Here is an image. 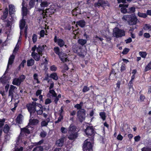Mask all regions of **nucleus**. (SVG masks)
<instances>
[{"instance_id":"obj_1","label":"nucleus","mask_w":151,"mask_h":151,"mask_svg":"<svg viewBox=\"0 0 151 151\" xmlns=\"http://www.w3.org/2000/svg\"><path fill=\"white\" fill-rule=\"evenodd\" d=\"M78 129L77 127L73 124H71L68 128V137L70 140H73L78 137Z\"/></svg>"},{"instance_id":"obj_2","label":"nucleus","mask_w":151,"mask_h":151,"mask_svg":"<svg viewBox=\"0 0 151 151\" xmlns=\"http://www.w3.org/2000/svg\"><path fill=\"white\" fill-rule=\"evenodd\" d=\"M122 19L127 21L128 23L130 25L135 24L137 20V18L134 14L130 15H125L122 17Z\"/></svg>"},{"instance_id":"obj_3","label":"nucleus","mask_w":151,"mask_h":151,"mask_svg":"<svg viewBox=\"0 0 151 151\" xmlns=\"http://www.w3.org/2000/svg\"><path fill=\"white\" fill-rule=\"evenodd\" d=\"M36 106V103L33 102L31 104L27 105V109L30 113V117L33 118L36 115V110L35 107Z\"/></svg>"},{"instance_id":"obj_4","label":"nucleus","mask_w":151,"mask_h":151,"mask_svg":"<svg viewBox=\"0 0 151 151\" xmlns=\"http://www.w3.org/2000/svg\"><path fill=\"white\" fill-rule=\"evenodd\" d=\"M113 35L114 37L118 38L124 36L125 35V33L123 30L116 27L113 29Z\"/></svg>"},{"instance_id":"obj_5","label":"nucleus","mask_w":151,"mask_h":151,"mask_svg":"<svg viewBox=\"0 0 151 151\" xmlns=\"http://www.w3.org/2000/svg\"><path fill=\"white\" fill-rule=\"evenodd\" d=\"M93 143L90 142V139H86L84 142L83 145V151H92Z\"/></svg>"},{"instance_id":"obj_6","label":"nucleus","mask_w":151,"mask_h":151,"mask_svg":"<svg viewBox=\"0 0 151 151\" xmlns=\"http://www.w3.org/2000/svg\"><path fill=\"white\" fill-rule=\"evenodd\" d=\"M94 6L96 7L99 8L100 6L103 8L110 6L109 2L107 1L104 0H98V2L94 4Z\"/></svg>"},{"instance_id":"obj_7","label":"nucleus","mask_w":151,"mask_h":151,"mask_svg":"<svg viewBox=\"0 0 151 151\" xmlns=\"http://www.w3.org/2000/svg\"><path fill=\"white\" fill-rule=\"evenodd\" d=\"M85 115V110L84 109H81L78 111V116L81 122L84 120Z\"/></svg>"},{"instance_id":"obj_8","label":"nucleus","mask_w":151,"mask_h":151,"mask_svg":"<svg viewBox=\"0 0 151 151\" xmlns=\"http://www.w3.org/2000/svg\"><path fill=\"white\" fill-rule=\"evenodd\" d=\"M86 135L91 136L93 134L94 130L92 127H88L85 130Z\"/></svg>"},{"instance_id":"obj_9","label":"nucleus","mask_w":151,"mask_h":151,"mask_svg":"<svg viewBox=\"0 0 151 151\" xmlns=\"http://www.w3.org/2000/svg\"><path fill=\"white\" fill-rule=\"evenodd\" d=\"M54 42H57L58 45L60 47H63L65 44L64 41L62 39L57 38L56 36H55L54 38Z\"/></svg>"},{"instance_id":"obj_10","label":"nucleus","mask_w":151,"mask_h":151,"mask_svg":"<svg viewBox=\"0 0 151 151\" xmlns=\"http://www.w3.org/2000/svg\"><path fill=\"white\" fill-rule=\"evenodd\" d=\"M16 88L17 89V88L15 86L12 85H11L9 91L8 96L9 97L10 96L12 99L13 98V93L14 92V90Z\"/></svg>"},{"instance_id":"obj_11","label":"nucleus","mask_w":151,"mask_h":151,"mask_svg":"<svg viewBox=\"0 0 151 151\" xmlns=\"http://www.w3.org/2000/svg\"><path fill=\"white\" fill-rule=\"evenodd\" d=\"M57 96V93L55 91L52 89L50 90L49 93L47 94V96L49 98H51V97H55Z\"/></svg>"},{"instance_id":"obj_12","label":"nucleus","mask_w":151,"mask_h":151,"mask_svg":"<svg viewBox=\"0 0 151 151\" xmlns=\"http://www.w3.org/2000/svg\"><path fill=\"white\" fill-rule=\"evenodd\" d=\"M39 54H37V53H35V52H32V56L33 58L35 59L36 61H39L40 60V55Z\"/></svg>"},{"instance_id":"obj_13","label":"nucleus","mask_w":151,"mask_h":151,"mask_svg":"<svg viewBox=\"0 0 151 151\" xmlns=\"http://www.w3.org/2000/svg\"><path fill=\"white\" fill-rule=\"evenodd\" d=\"M14 58L15 56L13 55L10 56L8 64L7 66V70L9 68V65H11L13 63L14 59Z\"/></svg>"},{"instance_id":"obj_14","label":"nucleus","mask_w":151,"mask_h":151,"mask_svg":"<svg viewBox=\"0 0 151 151\" xmlns=\"http://www.w3.org/2000/svg\"><path fill=\"white\" fill-rule=\"evenodd\" d=\"M61 60L63 62H67L68 60L67 58V55L64 53H63L60 56H59Z\"/></svg>"},{"instance_id":"obj_15","label":"nucleus","mask_w":151,"mask_h":151,"mask_svg":"<svg viewBox=\"0 0 151 151\" xmlns=\"http://www.w3.org/2000/svg\"><path fill=\"white\" fill-rule=\"evenodd\" d=\"M64 139V138H62L57 140L56 142V145L58 146H62L63 144Z\"/></svg>"},{"instance_id":"obj_16","label":"nucleus","mask_w":151,"mask_h":151,"mask_svg":"<svg viewBox=\"0 0 151 151\" xmlns=\"http://www.w3.org/2000/svg\"><path fill=\"white\" fill-rule=\"evenodd\" d=\"M86 54V51L85 50L80 48V50L78 52V55L81 57H84Z\"/></svg>"},{"instance_id":"obj_17","label":"nucleus","mask_w":151,"mask_h":151,"mask_svg":"<svg viewBox=\"0 0 151 151\" xmlns=\"http://www.w3.org/2000/svg\"><path fill=\"white\" fill-rule=\"evenodd\" d=\"M76 23L77 25H78L81 27H83L86 24L85 22L83 20L77 22Z\"/></svg>"},{"instance_id":"obj_18","label":"nucleus","mask_w":151,"mask_h":151,"mask_svg":"<svg viewBox=\"0 0 151 151\" xmlns=\"http://www.w3.org/2000/svg\"><path fill=\"white\" fill-rule=\"evenodd\" d=\"M40 14H42L43 16L50 15V14L49 13V10H38Z\"/></svg>"},{"instance_id":"obj_19","label":"nucleus","mask_w":151,"mask_h":151,"mask_svg":"<svg viewBox=\"0 0 151 151\" xmlns=\"http://www.w3.org/2000/svg\"><path fill=\"white\" fill-rule=\"evenodd\" d=\"M30 133V131L27 127L21 128V134H29Z\"/></svg>"},{"instance_id":"obj_20","label":"nucleus","mask_w":151,"mask_h":151,"mask_svg":"<svg viewBox=\"0 0 151 151\" xmlns=\"http://www.w3.org/2000/svg\"><path fill=\"white\" fill-rule=\"evenodd\" d=\"M21 82L18 78H15L13 81L12 84L14 85L19 86L20 85Z\"/></svg>"},{"instance_id":"obj_21","label":"nucleus","mask_w":151,"mask_h":151,"mask_svg":"<svg viewBox=\"0 0 151 151\" xmlns=\"http://www.w3.org/2000/svg\"><path fill=\"white\" fill-rule=\"evenodd\" d=\"M39 122V121L37 119H30L29 123L31 125H35L37 124Z\"/></svg>"},{"instance_id":"obj_22","label":"nucleus","mask_w":151,"mask_h":151,"mask_svg":"<svg viewBox=\"0 0 151 151\" xmlns=\"http://www.w3.org/2000/svg\"><path fill=\"white\" fill-rule=\"evenodd\" d=\"M23 116L21 114H19L17 117L16 119V122L19 124H20L22 122Z\"/></svg>"},{"instance_id":"obj_23","label":"nucleus","mask_w":151,"mask_h":151,"mask_svg":"<svg viewBox=\"0 0 151 151\" xmlns=\"http://www.w3.org/2000/svg\"><path fill=\"white\" fill-rule=\"evenodd\" d=\"M72 48L74 52L78 54V52H79V50H80V48L76 45H73Z\"/></svg>"},{"instance_id":"obj_24","label":"nucleus","mask_w":151,"mask_h":151,"mask_svg":"<svg viewBox=\"0 0 151 151\" xmlns=\"http://www.w3.org/2000/svg\"><path fill=\"white\" fill-rule=\"evenodd\" d=\"M49 4V3L46 1H42L40 4V6L42 8L47 7Z\"/></svg>"},{"instance_id":"obj_25","label":"nucleus","mask_w":151,"mask_h":151,"mask_svg":"<svg viewBox=\"0 0 151 151\" xmlns=\"http://www.w3.org/2000/svg\"><path fill=\"white\" fill-rule=\"evenodd\" d=\"M25 25V21L22 19L20 22L19 27L21 30L22 29H24V27Z\"/></svg>"},{"instance_id":"obj_26","label":"nucleus","mask_w":151,"mask_h":151,"mask_svg":"<svg viewBox=\"0 0 151 151\" xmlns=\"http://www.w3.org/2000/svg\"><path fill=\"white\" fill-rule=\"evenodd\" d=\"M54 50L55 53L56 54L58 55L59 56H60L63 53L62 52H60V49L59 47H54Z\"/></svg>"},{"instance_id":"obj_27","label":"nucleus","mask_w":151,"mask_h":151,"mask_svg":"<svg viewBox=\"0 0 151 151\" xmlns=\"http://www.w3.org/2000/svg\"><path fill=\"white\" fill-rule=\"evenodd\" d=\"M50 77L51 78L55 80H57L58 79V77L56 73H52L50 75Z\"/></svg>"},{"instance_id":"obj_28","label":"nucleus","mask_w":151,"mask_h":151,"mask_svg":"<svg viewBox=\"0 0 151 151\" xmlns=\"http://www.w3.org/2000/svg\"><path fill=\"white\" fill-rule=\"evenodd\" d=\"M43 49L44 47L43 46H39L37 48V50L38 54H42V52Z\"/></svg>"},{"instance_id":"obj_29","label":"nucleus","mask_w":151,"mask_h":151,"mask_svg":"<svg viewBox=\"0 0 151 151\" xmlns=\"http://www.w3.org/2000/svg\"><path fill=\"white\" fill-rule=\"evenodd\" d=\"M143 29L146 30L151 31V25L145 24L143 27Z\"/></svg>"},{"instance_id":"obj_30","label":"nucleus","mask_w":151,"mask_h":151,"mask_svg":"<svg viewBox=\"0 0 151 151\" xmlns=\"http://www.w3.org/2000/svg\"><path fill=\"white\" fill-rule=\"evenodd\" d=\"M78 42L80 44L83 45L87 42V40L85 39H80L78 40Z\"/></svg>"},{"instance_id":"obj_31","label":"nucleus","mask_w":151,"mask_h":151,"mask_svg":"<svg viewBox=\"0 0 151 151\" xmlns=\"http://www.w3.org/2000/svg\"><path fill=\"white\" fill-rule=\"evenodd\" d=\"M9 129L10 127L7 124L5 125L3 130L4 132L6 133H7L9 131Z\"/></svg>"},{"instance_id":"obj_32","label":"nucleus","mask_w":151,"mask_h":151,"mask_svg":"<svg viewBox=\"0 0 151 151\" xmlns=\"http://www.w3.org/2000/svg\"><path fill=\"white\" fill-rule=\"evenodd\" d=\"M129 5L120 4L119 5V7H121L120 9H127L126 8H128Z\"/></svg>"},{"instance_id":"obj_33","label":"nucleus","mask_w":151,"mask_h":151,"mask_svg":"<svg viewBox=\"0 0 151 151\" xmlns=\"http://www.w3.org/2000/svg\"><path fill=\"white\" fill-rule=\"evenodd\" d=\"M99 115L102 119L104 121L106 119V114L105 112H101L100 113Z\"/></svg>"},{"instance_id":"obj_34","label":"nucleus","mask_w":151,"mask_h":151,"mask_svg":"<svg viewBox=\"0 0 151 151\" xmlns=\"http://www.w3.org/2000/svg\"><path fill=\"white\" fill-rule=\"evenodd\" d=\"M34 63V61L32 59H31L27 61V64L28 66H32L33 65Z\"/></svg>"},{"instance_id":"obj_35","label":"nucleus","mask_w":151,"mask_h":151,"mask_svg":"<svg viewBox=\"0 0 151 151\" xmlns=\"http://www.w3.org/2000/svg\"><path fill=\"white\" fill-rule=\"evenodd\" d=\"M83 102H81L79 104H77L74 106L75 108H77V109H81L83 105Z\"/></svg>"},{"instance_id":"obj_36","label":"nucleus","mask_w":151,"mask_h":151,"mask_svg":"<svg viewBox=\"0 0 151 151\" xmlns=\"http://www.w3.org/2000/svg\"><path fill=\"white\" fill-rule=\"evenodd\" d=\"M26 76L24 75H22L18 78L21 83L23 82L25 79Z\"/></svg>"},{"instance_id":"obj_37","label":"nucleus","mask_w":151,"mask_h":151,"mask_svg":"<svg viewBox=\"0 0 151 151\" xmlns=\"http://www.w3.org/2000/svg\"><path fill=\"white\" fill-rule=\"evenodd\" d=\"M8 14V10H5L3 13V15L2 17V18L3 19H5L7 17Z\"/></svg>"},{"instance_id":"obj_38","label":"nucleus","mask_w":151,"mask_h":151,"mask_svg":"<svg viewBox=\"0 0 151 151\" xmlns=\"http://www.w3.org/2000/svg\"><path fill=\"white\" fill-rule=\"evenodd\" d=\"M33 78L35 81H36L37 83H39L40 81L38 79V75L37 73H34L33 75Z\"/></svg>"},{"instance_id":"obj_39","label":"nucleus","mask_w":151,"mask_h":151,"mask_svg":"<svg viewBox=\"0 0 151 151\" xmlns=\"http://www.w3.org/2000/svg\"><path fill=\"white\" fill-rule=\"evenodd\" d=\"M43 150V148L41 146L37 147L33 149V151H42Z\"/></svg>"},{"instance_id":"obj_40","label":"nucleus","mask_w":151,"mask_h":151,"mask_svg":"<svg viewBox=\"0 0 151 151\" xmlns=\"http://www.w3.org/2000/svg\"><path fill=\"white\" fill-rule=\"evenodd\" d=\"M139 55L142 58H145L147 55V53L145 52H140L139 53Z\"/></svg>"},{"instance_id":"obj_41","label":"nucleus","mask_w":151,"mask_h":151,"mask_svg":"<svg viewBox=\"0 0 151 151\" xmlns=\"http://www.w3.org/2000/svg\"><path fill=\"white\" fill-rule=\"evenodd\" d=\"M151 69V61L146 66L145 70L147 71Z\"/></svg>"},{"instance_id":"obj_42","label":"nucleus","mask_w":151,"mask_h":151,"mask_svg":"<svg viewBox=\"0 0 151 151\" xmlns=\"http://www.w3.org/2000/svg\"><path fill=\"white\" fill-rule=\"evenodd\" d=\"M22 9H28L27 7V4L25 1H23L22 3Z\"/></svg>"},{"instance_id":"obj_43","label":"nucleus","mask_w":151,"mask_h":151,"mask_svg":"<svg viewBox=\"0 0 151 151\" xmlns=\"http://www.w3.org/2000/svg\"><path fill=\"white\" fill-rule=\"evenodd\" d=\"M35 1H33L32 0H30V1L29 3V5L30 9L33 7L35 5Z\"/></svg>"},{"instance_id":"obj_44","label":"nucleus","mask_w":151,"mask_h":151,"mask_svg":"<svg viewBox=\"0 0 151 151\" xmlns=\"http://www.w3.org/2000/svg\"><path fill=\"white\" fill-rule=\"evenodd\" d=\"M23 150V148L22 147H17L16 146H15L14 151H22Z\"/></svg>"},{"instance_id":"obj_45","label":"nucleus","mask_w":151,"mask_h":151,"mask_svg":"<svg viewBox=\"0 0 151 151\" xmlns=\"http://www.w3.org/2000/svg\"><path fill=\"white\" fill-rule=\"evenodd\" d=\"M138 15L140 17H142L143 18H145L147 17V15L145 13H141L139 12L138 13Z\"/></svg>"},{"instance_id":"obj_46","label":"nucleus","mask_w":151,"mask_h":151,"mask_svg":"<svg viewBox=\"0 0 151 151\" xmlns=\"http://www.w3.org/2000/svg\"><path fill=\"white\" fill-rule=\"evenodd\" d=\"M48 83H50V85L49 87V89L50 90L52 88L54 87V83L53 81H50V80L49 81H48Z\"/></svg>"},{"instance_id":"obj_47","label":"nucleus","mask_w":151,"mask_h":151,"mask_svg":"<svg viewBox=\"0 0 151 151\" xmlns=\"http://www.w3.org/2000/svg\"><path fill=\"white\" fill-rule=\"evenodd\" d=\"M129 51V49L127 48H125L123 50L122 52V53L124 55L126 54Z\"/></svg>"},{"instance_id":"obj_48","label":"nucleus","mask_w":151,"mask_h":151,"mask_svg":"<svg viewBox=\"0 0 151 151\" xmlns=\"http://www.w3.org/2000/svg\"><path fill=\"white\" fill-rule=\"evenodd\" d=\"M5 121V119H0V128H1L4 125Z\"/></svg>"},{"instance_id":"obj_49","label":"nucleus","mask_w":151,"mask_h":151,"mask_svg":"<svg viewBox=\"0 0 151 151\" xmlns=\"http://www.w3.org/2000/svg\"><path fill=\"white\" fill-rule=\"evenodd\" d=\"M6 71L5 73L4 74V75L2 76L1 79V81L3 83H5L7 82V81H4L5 80L6 78H5V75L6 73Z\"/></svg>"},{"instance_id":"obj_50","label":"nucleus","mask_w":151,"mask_h":151,"mask_svg":"<svg viewBox=\"0 0 151 151\" xmlns=\"http://www.w3.org/2000/svg\"><path fill=\"white\" fill-rule=\"evenodd\" d=\"M61 131L63 133H66L67 132V130L66 128L62 127L61 128Z\"/></svg>"},{"instance_id":"obj_51","label":"nucleus","mask_w":151,"mask_h":151,"mask_svg":"<svg viewBox=\"0 0 151 151\" xmlns=\"http://www.w3.org/2000/svg\"><path fill=\"white\" fill-rule=\"evenodd\" d=\"M63 119V116L62 115H60V116L58 118L57 121L55 122L56 123H59Z\"/></svg>"},{"instance_id":"obj_52","label":"nucleus","mask_w":151,"mask_h":151,"mask_svg":"<svg viewBox=\"0 0 151 151\" xmlns=\"http://www.w3.org/2000/svg\"><path fill=\"white\" fill-rule=\"evenodd\" d=\"M142 151H151V148L147 147H144L142 149Z\"/></svg>"},{"instance_id":"obj_53","label":"nucleus","mask_w":151,"mask_h":151,"mask_svg":"<svg viewBox=\"0 0 151 151\" xmlns=\"http://www.w3.org/2000/svg\"><path fill=\"white\" fill-rule=\"evenodd\" d=\"M123 137L119 134L118 135L116 138L118 140L121 141L123 139Z\"/></svg>"},{"instance_id":"obj_54","label":"nucleus","mask_w":151,"mask_h":151,"mask_svg":"<svg viewBox=\"0 0 151 151\" xmlns=\"http://www.w3.org/2000/svg\"><path fill=\"white\" fill-rule=\"evenodd\" d=\"M50 69L51 71H55L57 70V67L55 65H52L50 67Z\"/></svg>"},{"instance_id":"obj_55","label":"nucleus","mask_w":151,"mask_h":151,"mask_svg":"<svg viewBox=\"0 0 151 151\" xmlns=\"http://www.w3.org/2000/svg\"><path fill=\"white\" fill-rule=\"evenodd\" d=\"M52 102L51 100L49 99H46L45 101V104H50Z\"/></svg>"},{"instance_id":"obj_56","label":"nucleus","mask_w":151,"mask_h":151,"mask_svg":"<svg viewBox=\"0 0 151 151\" xmlns=\"http://www.w3.org/2000/svg\"><path fill=\"white\" fill-rule=\"evenodd\" d=\"M134 10H121L122 13L125 14L126 13H129V12L132 11V12H134Z\"/></svg>"},{"instance_id":"obj_57","label":"nucleus","mask_w":151,"mask_h":151,"mask_svg":"<svg viewBox=\"0 0 151 151\" xmlns=\"http://www.w3.org/2000/svg\"><path fill=\"white\" fill-rule=\"evenodd\" d=\"M89 90V87H87L86 86H84L83 87V91L84 92H86Z\"/></svg>"},{"instance_id":"obj_58","label":"nucleus","mask_w":151,"mask_h":151,"mask_svg":"<svg viewBox=\"0 0 151 151\" xmlns=\"http://www.w3.org/2000/svg\"><path fill=\"white\" fill-rule=\"evenodd\" d=\"M42 90H37L36 93V95L37 96H38L39 95H41V94L42 93Z\"/></svg>"},{"instance_id":"obj_59","label":"nucleus","mask_w":151,"mask_h":151,"mask_svg":"<svg viewBox=\"0 0 151 151\" xmlns=\"http://www.w3.org/2000/svg\"><path fill=\"white\" fill-rule=\"evenodd\" d=\"M32 39L34 42H36L37 40V36L35 34H34L32 36Z\"/></svg>"},{"instance_id":"obj_60","label":"nucleus","mask_w":151,"mask_h":151,"mask_svg":"<svg viewBox=\"0 0 151 151\" xmlns=\"http://www.w3.org/2000/svg\"><path fill=\"white\" fill-rule=\"evenodd\" d=\"M117 3L120 4L122 3L123 4H126L127 3V0H117Z\"/></svg>"},{"instance_id":"obj_61","label":"nucleus","mask_w":151,"mask_h":151,"mask_svg":"<svg viewBox=\"0 0 151 151\" xmlns=\"http://www.w3.org/2000/svg\"><path fill=\"white\" fill-rule=\"evenodd\" d=\"M126 69V66L124 64L122 63V65L121 68V71H123L124 70Z\"/></svg>"},{"instance_id":"obj_62","label":"nucleus","mask_w":151,"mask_h":151,"mask_svg":"<svg viewBox=\"0 0 151 151\" xmlns=\"http://www.w3.org/2000/svg\"><path fill=\"white\" fill-rule=\"evenodd\" d=\"M48 123L45 121H43L41 123V125L42 127L45 126Z\"/></svg>"},{"instance_id":"obj_63","label":"nucleus","mask_w":151,"mask_h":151,"mask_svg":"<svg viewBox=\"0 0 151 151\" xmlns=\"http://www.w3.org/2000/svg\"><path fill=\"white\" fill-rule=\"evenodd\" d=\"M140 139V137L139 136H136L134 137V141L136 142L139 141Z\"/></svg>"},{"instance_id":"obj_64","label":"nucleus","mask_w":151,"mask_h":151,"mask_svg":"<svg viewBox=\"0 0 151 151\" xmlns=\"http://www.w3.org/2000/svg\"><path fill=\"white\" fill-rule=\"evenodd\" d=\"M22 12L23 16H25L28 13V10H22Z\"/></svg>"}]
</instances>
